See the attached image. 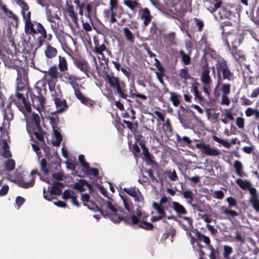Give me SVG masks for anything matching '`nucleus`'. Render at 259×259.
Instances as JSON below:
<instances>
[{"label": "nucleus", "mask_w": 259, "mask_h": 259, "mask_svg": "<svg viewBox=\"0 0 259 259\" xmlns=\"http://www.w3.org/2000/svg\"><path fill=\"white\" fill-rule=\"evenodd\" d=\"M21 8V14L24 23V32L27 35L32 36L34 39L33 47L35 51L41 48L46 42L51 41L53 35L48 33L44 26L37 21L31 20V13L28 5L23 0L17 2Z\"/></svg>", "instance_id": "1"}, {"label": "nucleus", "mask_w": 259, "mask_h": 259, "mask_svg": "<svg viewBox=\"0 0 259 259\" xmlns=\"http://www.w3.org/2000/svg\"><path fill=\"white\" fill-rule=\"evenodd\" d=\"M26 72H25V76H23V73H21L20 78H18V75H17V85L15 95L11 96L12 102L25 117L27 113H31L32 110L31 104L28 100V94H30L32 90L29 88L26 80Z\"/></svg>", "instance_id": "2"}, {"label": "nucleus", "mask_w": 259, "mask_h": 259, "mask_svg": "<svg viewBox=\"0 0 259 259\" xmlns=\"http://www.w3.org/2000/svg\"><path fill=\"white\" fill-rule=\"evenodd\" d=\"M106 82L108 84L109 88L104 89L103 95L109 100L114 98L113 92L120 98L126 100L128 102L132 101L127 99L129 95L127 94L126 85L123 80L118 77L114 76L113 74L107 73L105 77Z\"/></svg>", "instance_id": "3"}, {"label": "nucleus", "mask_w": 259, "mask_h": 259, "mask_svg": "<svg viewBox=\"0 0 259 259\" xmlns=\"http://www.w3.org/2000/svg\"><path fill=\"white\" fill-rule=\"evenodd\" d=\"M28 114L26 117V130L29 134L32 137L34 136L35 138L42 143H45L44 136L46 133L42 130L40 125V119L38 114L33 113L31 118L27 119Z\"/></svg>", "instance_id": "4"}, {"label": "nucleus", "mask_w": 259, "mask_h": 259, "mask_svg": "<svg viewBox=\"0 0 259 259\" xmlns=\"http://www.w3.org/2000/svg\"><path fill=\"white\" fill-rule=\"evenodd\" d=\"M141 208L137 207L136 214H133L130 217H128L127 215L125 220V223L131 226H136L146 230L152 231L154 228L153 225L147 222L149 217L148 214H146L145 212L141 211Z\"/></svg>", "instance_id": "5"}, {"label": "nucleus", "mask_w": 259, "mask_h": 259, "mask_svg": "<svg viewBox=\"0 0 259 259\" xmlns=\"http://www.w3.org/2000/svg\"><path fill=\"white\" fill-rule=\"evenodd\" d=\"M42 87H45V84L40 81L37 82L35 84L33 90L29 94L33 106L37 110L45 107L46 98L42 93Z\"/></svg>", "instance_id": "6"}, {"label": "nucleus", "mask_w": 259, "mask_h": 259, "mask_svg": "<svg viewBox=\"0 0 259 259\" xmlns=\"http://www.w3.org/2000/svg\"><path fill=\"white\" fill-rule=\"evenodd\" d=\"M105 204L107 207L110 210V212L107 211V215L105 216V218H109L115 223H118L121 221H123L125 223V220L127 215H125L126 213L123 209H118L109 201H106Z\"/></svg>", "instance_id": "7"}, {"label": "nucleus", "mask_w": 259, "mask_h": 259, "mask_svg": "<svg viewBox=\"0 0 259 259\" xmlns=\"http://www.w3.org/2000/svg\"><path fill=\"white\" fill-rule=\"evenodd\" d=\"M215 65L218 77H221L222 74V78L224 80H233L234 79L233 72L230 69L228 62L223 58H220L216 61Z\"/></svg>", "instance_id": "8"}, {"label": "nucleus", "mask_w": 259, "mask_h": 259, "mask_svg": "<svg viewBox=\"0 0 259 259\" xmlns=\"http://www.w3.org/2000/svg\"><path fill=\"white\" fill-rule=\"evenodd\" d=\"M4 63L6 67L9 69H15L17 72L18 78H20L21 73H23V76H25V69L23 67V62L21 60L17 58L16 55L11 54L4 59Z\"/></svg>", "instance_id": "9"}, {"label": "nucleus", "mask_w": 259, "mask_h": 259, "mask_svg": "<svg viewBox=\"0 0 259 259\" xmlns=\"http://www.w3.org/2000/svg\"><path fill=\"white\" fill-rule=\"evenodd\" d=\"M122 190L127 194L133 197L137 207H142L144 204V198L139 188L136 187H124Z\"/></svg>", "instance_id": "10"}, {"label": "nucleus", "mask_w": 259, "mask_h": 259, "mask_svg": "<svg viewBox=\"0 0 259 259\" xmlns=\"http://www.w3.org/2000/svg\"><path fill=\"white\" fill-rule=\"evenodd\" d=\"M225 45L229 48V51L233 58L237 61H244L245 60V55L243 51L238 50L236 46H235L236 40L232 41V47H230V45L228 38L225 39Z\"/></svg>", "instance_id": "11"}, {"label": "nucleus", "mask_w": 259, "mask_h": 259, "mask_svg": "<svg viewBox=\"0 0 259 259\" xmlns=\"http://www.w3.org/2000/svg\"><path fill=\"white\" fill-rule=\"evenodd\" d=\"M196 148L199 149L202 153L209 156H217L220 154V151L217 149L211 148L209 144L204 143H198L195 145Z\"/></svg>", "instance_id": "12"}, {"label": "nucleus", "mask_w": 259, "mask_h": 259, "mask_svg": "<svg viewBox=\"0 0 259 259\" xmlns=\"http://www.w3.org/2000/svg\"><path fill=\"white\" fill-rule=\"evenodd\" d=\"M196 148L199 149L202 153L209 156H217L220 154V151L217 149L211 148L209 144L204 143H198L195 145Z\"/></svg>", "instance_id": "13"}, {"label": "nucleus", "mask_w": 259, "mask_h": 259, "mask_svg": "<svg viewBox=\"0 0 259 259\" xmlns=\"http://www.w3.org/2000/svg\"><path fill=\"white\" fill-rule=\"evenodd\" d=\"M39 174L37 169H33L30 174L27 176L24 175L22 179L20 181V186L24 188H29L32 187L34 185L35 179L33 175Z\"/></svg>", "instance_id": "14"}, {"label": "nucleus", "mask_w": 259, "mask_h": 259, "mask_svg": "<svg viewBox=\"0 0 259 259\" xmlns=\"http://www.w3.org/2000/svg\"><path fill=\"white\" fill-rule=\"evenodd\" d=\"M63 187V184L59 182H55L51 188L49 190L50 195H48L46 190L45 189H44L43 193H44V197L45 199L46 200H48L49 201H51L53 198L51 197V195H60L61 193L62 189L61 188Z\"/></svg>", "instance_id": "15"}, {"label": "nucleus", "mask_w": 259, "mask_h": 259, "mask_svg": "<svg viewBox=\"0 0 259 259\" xmlns=\"http://www.w3.org/2000/svg\"><path fill=\"white\" fill-rule=\"evenodd\" d=\"M46 16L48 21L50 23L54 22V19L60 21V16L61 12L59 9L56 7H53V9H50L49 7L46 9Z\"/></svg>", "instance_id": "16"}, {"label": "nucleus", "mask_w": 259, "mask_h": 259, "mask_svg": "<svg viewBox=\"0 0 259 259\" xmlns=\"http://www.w3.org/2000/svg\"><path fill=\"white\" fill-rule=\"evenodd\" d=\"M49 89L51 92V96L54 100L56 99H60L62 97L63 94L62 92L60 86L57 85L56 87V84L55 82L51 80L47 81Z\"/></svg>", "instance_id": "17"}, {"label": "nucleus", "mask_w": 259, "mask_h": 259, "mask_svg": "<svg viewBox=\"0 0 259 259\" xmlns=\"http://www.w3.org/2000/svg\"><path fill=\"white\" fill-rule=\"evenodd\" d=\"M215 13L213 14L214 18L218 20L228 19L231 15V11L227 7L221 6L217 8Z\"/></svg>", "instance_id": "18"}, {"label": "nucleus", "mask_w": 259, "mask_h": 259, "mask_svg": "<svg viewBox=\"0 0 259 259\" xmlns=\"http://www.w3.org/2000/svg\"><path fill=\"white\" fill-rule=\"evenodd\" d=\"M64 78L68 83L71 85L74 92L79 90V83L78 81L80 78L75 75L71 74L68 72L64 73Z\"/></svg>", "instance_id": "19"}, {"label": "nucleus", "mask_w": 259, "mask_h": 259, "mask_svg": "<svg viewBox=\"0 0 259 259\" xmlns=\"http://www.w3.org/2000/svg\"><path fill=\"white\" fill-rule=\"evenodd\" d=\"M190 242L193 248H195L196 250L198 252L199 255V259H204L203 257L205 255V253L202 250V249L204 247V246L202 245H201L200 243H199L197 237H192L190 238Z\"/></svg>", "instance_id": "20"}, {"label": "nucleus", "mask_w": 259, "mask_h": 259, "mask_svg": "<svg viewBox=\"0 0 259 259\" xmlns=\"http://www.w3.org/2000/svg\"><path fill=\"white\" fill-rule=\"evenodd\" d=\"M45 73L46 77H48V76L50 77L48 80L53 81L56 83L58 80L59 72H58V68L56 66H53L50 67L48 71L45 72Z\"/></svg>", "instance_id": "21"}, {"label": "nucleus", "mask_w": 259, "mask_h": 259, "mask_svg": "<svg viewBox=\"0 0 259 259\" xmlns=\"http://www.w3.org/2000/svg\"><path fill=\"white\" fill-rule=\"evenodd\" d=\"M209 69L208 65L204 66L202 67V72L201 75L200 80L205 85H209L211 79L209 75Z\"/></svg>", "instance_id": "22"}, {"label": "nucleus", "mask_w": 259, "mask_h": 259, "mask_svg": "<svg viewBox=\"0 0 259 259\" xmlns=\"http://www.w3.org/2000/svg\"><path fill=\"white\" fill-rule=\"evenodd\" d=\"M74 64L76 67L88 76V72H89L90 67L89 63L85 60H76L75 61Z\"/></svg>", "instance_id": "23"}, {"label": "nucleus", "mask_w": 259, "mask_h": 259, "mask_svg": "<svg viewBox=\"0 0 259 259\" xmlns=\"http://www.w3.org/2000/svg\"><path fill=\"white\" fill-rule=\"evenodd\" d=\"M75 95L76 97L80 101V102L89 106L91 107L94 104V101L91 100V99H89L86 97H85L80 91L79 90L76 91L74 92Z\"/></svg>", "instance_id": "24"}, {"label": "nucleus", "mask_w": 259, "mask_h": 259, "mask_svg": "<svg viewBox=\"0 0 259 259\" xmlns=\"http://www.w3.org/2000/svg\"><path fill=\"white\" fill-rule=\"evenodd\" d=\"M121 198L124 208L130 213H132L134 211V205L131 199L126 195L119 194Z\"/></svg>", "instance_id": "25"}, {"label": "nucleus", "mask_w": 259, "mask_h": 259, "mask_svg": "<svg viewBox=\"0 0 259 259\" xmlns=\"http://www.w3.org/2000/svg\"><path fill=\"white\" fill-rule=\"evenodd\" d=\"M140 17L142 20H144V24L147 26L151 22L152 16L150 15L149 10L145 8L140 12Z\"/></svg>", "instance_id": "26"}, {"label": "nucleus", "mask_w": 259, "mask_h": 259, "mask_svg": "<svg viewBox=\"0 0 259 259\" xmlns=\"http://www.w3.org/2000/svg\"><path fill=\"white\" fill-rule=\"evenodd\" d=\"M193 232L195 233V236L197 237L199 243H200V242H203V243H205V246L206 247H208L210 246V245H211L210 244V240L208 236L202 234L199 231H198L196 229H194Z\"/></svg>", "instance_id": "27"}, {"label": "nucleus", "mask_w": 259, "mask_h": 259, "mask_svg": "<svg viewBox=\"0 0 259 259\" xmlns=\"http://www.w3.org/2000/svg\"><path fill=\"white\" fill-rule=\"evenodd\" d=\"M54 102L57 108L56 112L58 113H61L68 108L66 100L63 99L62 97L60 99H56L54 100Z\"/></svg>", "instance_id": "28"}, {"label": "nucleus", "mask_w": 259, "mask_h": 259, "mask_svg": "<svg viewBox=\"0 0 259 259\" xmlns=\"http://www.w3.org/2000/svg\"><path fill=\"white\" fill-rule=\"evenodd\" d=\"M199 84L198 82H196L192 85V89L193 90V93L194 95V99L196 101L201 104L202 102L204 101L203 97L201 95V93L199 92L197 85Z\"/></svg>", "instance_id": "29"}, {"label": "nucleus", "mask_w": 259, "mask_h": 259, "mask_svg": "<svg viewBox=\"0 0 259 259\" xmlns=\"http://www.w3.org/2000/svg\"><path fill=\"white\" fill-rule=\"evenodd\" d=\"M140 146L143 151V154L144 156L146 161L150 163H155L154 161L152 159V156L149 151L148 148L146 146L144 142H141L140 143Z\"/></svg>", "instance_id": "30"}, {"label": "nucleus", "mask_w": 259, "mask_h": 259, "mask_svg": "<svg viewBox=\"0 0 259 259\" xmlns=\"http://www.w3.org/2000/svg\"><path fill=\"white\" fill-rule=\"evenodd\" d=\"M236 174L240 177L246 176L245 172L243 171V166L240 161L236 160L233 164Z\"/></svg>", "instance_id": "31"}, {"label": "nucleus", "mask_w": 259, "mask_h": 259, "mask_svg": "<svg viewBox=\"0 0 259 259\" xmlns=\"http://www.w3.org/2000/svg\"><path fill=\"white\" fill-rule=\"evenodd\" d=\"M204 52L206 55H209L211 58L217 61L219 60L220 58H222L213 49L209 47L207 44H206Z\"/></svg>", "instance_id": "32"}, {"label": "nucleus", "mask_w": 259, "mask_h": 259, "mask_svg": "<svg viewBox=\"0 0 259 259\" xmlns=\"http://www.w3.org/2000/svg\"><path fill=\"white\" fill-rule=\"evenodd\" d=\"M46 57L48 58H52L55 57L57 54V50L56 48L52 47L50 44H48L46 49L45 51Z\"/></svg>", "instance_id": "33"}, {"label": "nucleus", "mask_w": 259, "mask_h": 259, "mask_svg": "<svg viewBox=\"0 0 259 259\" xmlns=\"http://www.w3.org/2000/svg\"><path fill=\"white\" fill-rule=\"evenodd\" d=\"M172 205L174 210L178 214H186L187 213L185 208L179 202L174 201L172 202Z\"/></svg>", "instance_id": "34"}, {"label": "nucleus", "mask_w": 259, "mask_h": 259, "mask_svg": "<svg viewBox=\"0 0 259 259\" xmlns=\"http://www.w3.org/2000/svg\"><path fill=\"white\" fill-rule=\"evenodd\" d=\"M94 51L96 54L102 55L103 57H104L103 53L104 51H106L108 53L111 54V52L108 50H107V48L104 44L99 45V44H97L96 42H95Z\"/></svg>", "instance_id": "35"}, {"label": "nucleus", "mask_w": 259, "mask_h": 259, "mask_svg": "<svg viewBox=\"0 0 259 259\" xmlns=\"http://www.w3.org/2000/svg\"><path fill=\"white\" fill-rule=\"evenodd\" d=\"M66 9L69 13V16L72 19L74 22L77 21V15L74 11L73 6L72 5H69L68 3L66 5Z\"/></svg>", "instance_id": "36"}, {"label": "nucleus", "mask_w": 259, "mask_h": 259, "mask_svg": "<svg viewBox=\"0 0 259 259\" xmlns=\"http://www.w3.org/2000/svg\"><path fill=\"white\" fill-rule=\"evenodd\" d=\"M236 183L242 189L246 190L251 186V183L247 180H243L238 179L236 180Z\"/></svg>", "instance_id": "37"}, {"label": "nucleus", "mask_w": 259, "mask_h": 259, "mask_svg": "<svg viewBox=\"0 0 259 259\" xmlns=\"http://www.w3.org/2000/svg\"><path fill=\"white\" fill-rule=\"evenodd\" d=\"M123 32L126 39L131 44L135 42L134 36L132 32L127 27L123 28Z\"/></svg>", "instance_id": "38"}, {"label": "nucleus", "mask_w": 259, "mask_h": 259, "mask_svg": "<svg viewBox=\"0 0 259 259\" xmlns=\"http://www.w3.org/2000/svg\"><path fill=\"white\" fill-rule=\"evenodd\" d=\"M59 60L58 67L60 70L62 72L67 71L68 70V65L65 58L60 56L59 57Z\"/></svg>", "instance_id": "39"}, {"label": "nucleus", "mask_w": 259, "mask_h": 259, "mask_svg": "<svg viewBox=\"0 0 259 259\" xmlns=\"http://www.w3.org/2000/svg\"><path fill=\"white\" fill-rule=\"evenodd\" d=\"M135 91L136 93H133V90L131 89H130V95L129 97L132 98L134 99L137 98L143 101H145L147 99V98L146 96L139 93L136 89H135Z\"/></svg>", "instance_id": "40"}, {"label": "nucleus", "mask_w": 259, "mask_h": 259, "mask_svg": "<svg viewBox=\"0 0 259 259\" xmlns=\"http://www.w3.org/2000/svg\"><path fill=\"white\" fill-rule=\"evenodd\" d=\"M86 181L84 179H80L78 182L75 183L74 189L81 192L85 191V189L84 187L85 186Z\"/></svg>", "instance_id": "41"}, {"label": "nucleus", "mask_w": 259, "mask_h": 259, "mask_svg": "<svg viewBox=\"0 0 259 259\" xmlns=\"http://www.w3.org/2000/svg\"><path fill=\"white\" fill-rule=\"evenodd\" d=\"M179 54L182 58V62L185 65H188V64H190L191 57L189 54H186L185 52L182 50H181L180 51Z\"/></svg>", "instance_id": "42"}, {"label": "nucleus", "mask_w": 259, "mask_h": 259, "mask_svg": "<svg viewBox=\"0 0 259 259\" xmlns=\"http://www.w3.org/2000/svg\"><path fill=\"white\" fill-rule=\"evenodd\" d=\"M54 133L56 140L53 141V145L55 146H59L62 141V135L59 132L56 130H54Z\"/></svg>", "instance_id": "43"}, {"label": "nucleus", "mask_w": 259, "mask_h": 259, "mask_svg": "<svg viewBox=\"0 0 259 259\" xmlns=\"http://www.w3.org/2000/svg\"><path fill=\"white\" fill-rule=\"evenodd\" d=\"M152 205L153 208L157 211L159 214L162 215V217H166V212L161 204L154 201Z\"/></svg>", "instance_id": "44"}, {"label": "nucleus", "mask_w": 259, "mask_h": 259, "mask_svg": "<svg viewBox=\"0 0 259 259\" xmlns=\"http://www.w3.org/2000/svg\"><path fill=\"white\" fill-rule=\"evenodd\" d=\"M180 76L181 78L184 79L185 80L191 78L189 74V69L187 67H185L180 70Z\"/></svg>", "instance_id": "45"}, {"label": "nucleus", "mask_w": 259, "mask_h": 259, "mask_svg": "<svg viewBox=\"0 0 259 259\" xmlns=\"http://www.w3.org/2000/svg\"><path fill=\"white\" fill-rule=\"evenodd\" d=\"M183 195L184 198L188 199L187 202L189 204H191L192 200H193L194 194L192 191L190 190H188L183 191L181 193Z\"/></svg>", "instance_id": "46"}, {"label": "nucleus", "mask_w": 259, "mask_h": 259, "mask_svg": "<svg viewBox=\"0 0 259 259\" xmlns=\"http://www.w3.org/2000/svg\"><path fill=\"white\" fill-rule=\"evenodd\" d=\"M169 94L171 95L169 98L170 101L172 103L174 106H178L180 104V96L171 92H169Z\"/></svg>", "instance_id": "47"}, {"label": "nucleus", "mask_w": 259, "mask_h": 259, "mask_svg": "<svg viewBox=\"0 0 259 259\" xmlns=\"http://www.w3.org/2000/svg\"><path fill=\"white\" fill-rule=\"evenodd\" d=\"M11 106V102H10L7 106V108H8V111L6 110L4 114V118L6 119L8 121H11L13 119L14 114L10 108Z\"/></svg>", "instance_id": "48"}, {"label": "nucleus", "mask_w": 259, "mask_h": 259, "mask_svg": "<svg viewBox=\"0 0 259 259\" xmlns=\"http://www.w3.org/2000/svg\"><path fill=\"white\" fill-rule=\"evenodd\" d=\"M233 252V248L231 246L228 245L224 246L223 256L225 259H229L230 255Z\"/></svg>", "instance_id": "49"}, {"label": "nucleus", "mask_w": 259, "mask_h": 259, "mask_svg": "<svg viewBox=\"0 0 259 259\" xmlns=\"http://www.w3.org/2000/svg\"><path fill=\"white\" fill-rule=\"evenodd\" d=\"M125 5L131 9L133 11H136L138 6V2L135 1L126 0L124 2Z\"/></svg>", "instance_id": "50"}, {"label": "nucleus", "mask_w": 259, "mask_h": 259, "mask_svg": "<svg viewBox=\"0 0 259 259\" xmlns=\"http://www.w3.org/2000/svg\"><path fill=\"white\" fill-rule=\"evenodd\" d=\"M221 209L224 214L227 215H230L233 218L237 217L239 215L238 213L236 211L231 209H228L224 206H222Z\"/></svg>", "instance_id": "51"}, {"label": "nucleus", "mask_w": 259, "mask_h": 259, "mask_svg": "<svg viewBox=\"0 0 259 259\" xmlns=\"http://www.w3.org/2000/svg\"><path fill=\"white\" fill-rule=\"evenodd\" d=\"M84 172L87 175H93L94 177H97L99 175V170L97 168H91L89 165L88 168L84 169Z\"/></svg>", "instance_id": "52"}, {"label": "nucleus", "mask_w": 259, "mask_h": 259, "mask_svg": "<svg viewBox=\"0 0 259 259\" xmlns=\"http://www.w3.org/2000/svg\"><path fill=\"white\" fill-rule=\"evenodd\" d=\"M224 115L225 116V118H224V119H221V121L224 123V124H227L228 123V121H227L226 119V118H227L229 120H234V116L232 114V113H231V112L230 111V110H225V112H224Z\"/></svg>", "instance_id": "53"}, {"label": "nucleus", "mask_w": 259, "mask_h": 259, "mask_svg": "<svg viewBox=\"0 0 259 259\" xmlns=\"http://www.w3.org/2000/svg\"><path fill=\"white\" fill-rule=\"evenodd\" d=\"M194 21L195 22V25L197 27V31L201 32L203 30L204 23L203 20L197 18H194Z\"/></svg>", "instance_id": "54"}, {"label": "nucleus", "mask_w": 259, "mask_h": 259, "mask_svg": "<svg viewBox=\"0 0 259 259\" xmlns=\"http://www.w3.org/2000/svg\"><path fill=\"white\" fill-rule=\"evenodd\" d=\"M15 167V161L12 159H8L5 163V167L9 171L14 169Z\"/></svg>", "instance_id": "55"}, {"label": "nucleus", "mask_w": 259, "mask_h": 259, "mask_svg": "<svg viewBox=\"0 0 259 259\" xmlns=\"http://www.w3.org/2000/svg\"><path fill=\"white\" fill-rule=\"evenodd\" d=\"M215 3L213 6H210L207 8V10L209 11L211 13L213 14L216 11L217 8H218L222 5V1L221 0H212Z\"/></svg>", "instance_id": "56"}, {"label": "nucleus", "mask_w": 259, "mask_h": 259, "mask_svg": "<svg viewBox=\"0 0 259 259\" xmlns=\"http://www.w3.org/2000/svg\"><path fill=\"white\" fill-rule=\"evenodd\" d=\"M40 169L45 175H47L49 172V170L47 167V162L46 159L42 158L40 162Z\"/></svg>", "instance_id": "57"}, {"label": "nucleus", "mask_w": 259, "mask_h": 259, "mask_svg": "<svg viewBox=\"0 0 259 259\" xmlns=\"http://www.w3.org/2000/svg\"><path fill=\"white\" fill-rule=\"evenodd\" d=\"M176 234V230L171 227L168 230L166 231V232L163 234V237L165 239H167L169 236L172 238Z\"/></svg>", "instance_id": "58"}, {"label": "nucleus", "mask_w": 259, "mask_h": 259, "mask_svg": "<svg viewBox=\"0 0 259 259\" xmlns=\"http://www.w3.org/2000/svg\"><path fill=\"white\" fill-rule=\"evenodd\" d=\"M222 92L223 93L222 95H228L230 94L231 92V85L229 83H224L222 84Z\"/></svg>", "instance_id": "59"}, {"label": "nucleus", "mask_w": 259, "mask_h": 259, "mask_svg": "<svg viewBox=\"0 0 259 259\" xmlns=\"http://www.w3.org/2000/svg\"><path fill=\"white\" fill-rule=\"evenodd\" d=\"M74 3L75 4L76 8L79 9V14L81 16L83 15V8L84 7V3H80V0H74Z\"/></svg>", "instance_id": "60"}, {"label": "nucleus", "mask_w": 259, "mask_h": 259, "mask_svg": "<svg viewBox=\"0 0 259 259\" xmlns=\"http://www.w3.org/2000/svg\"><path fill=\"white\" fill-rule=\"evenodd\" d=\"M176 35L175 32H170L165 36V38L170 44H174Z\"/></svg>", "instance_id": "61"}, {"label": "nucleus", "mask_w": 259, "mask_h": 259, "mask_svg": "<svg viewBox=\"0 0 259 259\" xmlns=\"http://www.w3.org/2000/svg\"><path fill=\"white\" fill-rule=\"evenodd\" d=\"M4 13L9 18L13 19L14 20L18 22V17L14 14L13 12L9 10L8 8L6 9Z\"/></svg>", "instance_id": "62"}, {"label": "nucleus", "mask_w": 259, "mask_h": 259, "mask_svg": "<svg viewBox=\"0 0 259 259\" xmlns=\"http://www.w3.org/2000/svg\"><path fill=\"white\" fill-rule=\"evenodd\" d=\"M4 13L9 18L13 19L14 20L18 22V17L14 14L13 12L9 10L8 8L6 9Z\"/></svg>", "instance_id": "63"}, {"label": "nucleus", "mask_w": 259, "mask_h": 259, "mask_svg": "<svg viewBox=\"0 0 259 259\" xmlns=\"http://www.w3.org/2000/svg\"><path fill=\"white\" fill-rule=\"evenodd\" d=\"M252 205L254 209L257 212H259V200L256 199V196H253L251 200Z\"/></svg>", "instance_id": "64"}]
</instances>
